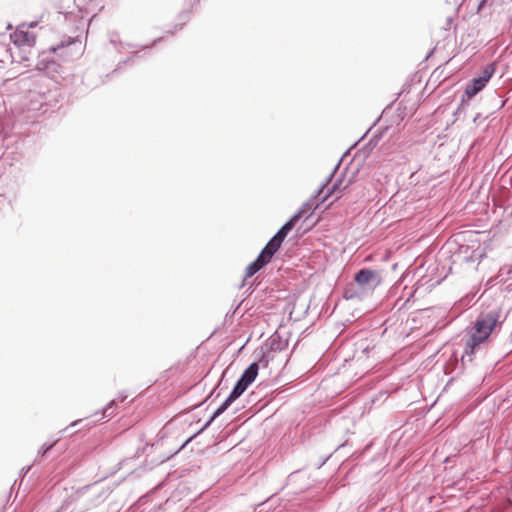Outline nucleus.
<instances>
[{
	"label": "nucleus",
	"instance_id": "obj_16",
	"mask_svg": "<svg viewBox=\"0 0 512 512\" xmlns=\"http://www.w3.org/2000/svg\"><path fill=\"white\" fill-rule=\"evenodd\" d=\"M340 184H341V183H340V181H339V182H338V181H337V182H335V183L333 184L332 188H331L330 190H328V193L323 197V199H322V200H323V201H325V200L328 198V196H329L330 194H332V193H333V192H335L336 190H339V189H340Z\"/></svg>",
	"mask_w": 512,
	"mask_h": 512
},
{
	"label": "nucleus",
	"instance_id": "obj_11",
	"mask_svg": "<svg viewBox=\"0 0 512 512\" xmlns=\"http://www.w3.org/2000/svg\"><path fill=\"white\" fill-rule=\"evenodd\" d=\"M494 73V67L493 65H488L485 67V69L482 72V75L478 77L481 79V81L486 85V83L490 80Z\"/></svg>",
	"mask_w": 512,
	"mask_h": 512
},
{
	"label": "nucleus",
	"instance_id": "obj_21",
	"mask_svg": "<svg viewBox=\"0 0 512 512\" xmlns=\"http://www.w3.org/2000/svg\"><path fill=\"white\" fill-rule=\"evenodd\" d=\"M80 420L73 422L71 425L76 426Z\"/></svg>",
	"mask_w": 512,
	"mask_h": 512
},
{
	"label": "nucleus",
	"instance_id": "obj_10",
	"mask_svg": "<svg viewBox=\"0 0 512 512\" xmlns=\"http://www.w3.org/2000/svg\"><path fill=\"white\" fill-rule=\"evenodd\" d=\"M270 348L274 351H281L287 345V342H282L279 334H274L270 337Z\"/></svg>",
	"mask_w": 512,
	"mask_h": 512
},
{
	"label": "nucleus",
	"instance_id": "obj_8",
	"mask_svg": "<svg viewBox=\"0 0 512 512\" xmlns=\"http://www.w3.org/2000/svg\"><path fill=\"white\" fill-rule=\"evenodd\" d=\"M484 87L485 84L481 81V79L475 78L470 84L467 85L465 93L469 98H471L474 97Z\"/></svg>",
	"mask_w": 512,
	"mask_h": 512
},
{
	"label": "nucleus",
	"instance_id": "obj_2",
	"mask_svg": "<svg viewBox=\"0 0 512 512\" xmlns=\"http://www.w3.org/2000/svg\"><path fill=\"white\" fill-rule=\"evenodd\" d=\"M380 274L372 269L363 268L354 276V283L349 284L344 290V298L347 300H362L381 283Z\"/></svg>",
	"mask_w": 512,
	"mask_h": 512
},
{
	"label": "nucleus",
	"instance_id": "obj_7",
	"mask_svg": "<svg viewBox=\"0 0 512 512\" xmlns=\"http://www.w3.org/2000/svg\"><path fill=\"white\" fill-rule=\"evenodd\" d=\"M269 262L270 261L268 259H266V257L260 253L258 255V257L247 266L246 272H245V277L249 278V277L253 276L255 273H257L260 269H262Z\"/></svg>",
	"mask_w": 512,
	"mask_h": 512
},
{
	"label": "nucleus",
	"instance_id": "obj_4",
	"mask_svg": "<svg viewBox=\"0 0 512 512\" xmlns=\"http://www.w3.org/2000/svg\"><path fill=\"white\" fill-rule=\"evenodd\" d=\"M316 206H314V203H305L299 211L293 215L289 221H287L275 234L277 239L284 241L288 233L294 228L296 222L301 218V216L307 211V210H314Z\"/></svg>",
	"mask_w": 512,
	"mask_h": 512
},
{
	"label": "nucleus",
	"instance_id": "obj_12",
	"mask_svg": "<svg viewBox=\"0 0 512 512\" xmlns=\"http://www.w3.org/2000/svg\"><path fill=\"white\" fill-rule=\"evenodd\" d=\"M115 404H116L115 400H112L107 404V406L103 410L102 418H111L115 415V413H116L115 408H114Z\"/></svg>",
	"mask_w": 512,
	"mask_h": 512
},
{
	"label": "nucleus",
	"instance_id": "obj_18",
	"mask_svg": "<svg viewBox=\"0 0 512 512\" xmlns=\"http://www.w3.org/2000/svg\"><path fill=\"white\" fill-rule=\"evenodd\" d=\"M332 175H333V173L329 176V178H327L326 182L321 185V187L319 188V190L317 192V196H319L320 194H322L324 192V189L326 188V186L330 182V179H331Z\"/></svg>",
	"mask_w": 512,
	"mask_h": 512
},
{
	"label": "nucleus",
	"instance_id": "obj_19",
	"mask_svg": "<svg viewBox=\"0 0 512 512\" xmlns=\"http://www.w3.org/2000/svg\"><path fill=\"white\" fill-rule=\"evenodd\" d=\"M217 417H214V413L212 414V416L209 418L208 421H206L205 425L203 426L202 430L208 428L212 422L216 419Z\"/></svg>",
	"mask_w": 512,
	"mask_h": 512
},
{
	"label": "nucleus",
	"instance_id": "obj_13",
	"mask_svg": "<svg viewBox=\"0 0 512 512\" xmlns=\"http://www.w3.org/2000/svg\"><path fill=\"white\" fill-rule=\"evenodd\" d=\"M229 397L225 399V401L214 411V417H219L222 413H224L229 406L233 403Z\"/></svg>",
	"mask_w": 512,
	"mask_h": 512
},
{
	"label": "nucleus",
	"instance_id": "obj_3",
	"mask_svg": "<svg viewBox=\"0 0 512 512\" xmlns=\"http://www.w3.org/2000/svg\"><path fill=\"white\" fill-rule=\"evenodd\" d=\"M60 48L61 47L52 48L51 52L41 53L36 63V69L44 72L49 77H54L56 74H59L61 72V65L54 60L52 54Z\"/></svg>",
	"mask_w": 512,
	"mask_h": 512
},
{
	"label": "nucleus",
	"instance_id": "obj_1",
	"mask_svg": "<svg viewBox=\"0 0 512 512\" xmlns=\"http://www.w3.org/2000/svg\"><path fill=\"white\" fill-rule=\"evenodd\" d=\"M505 319L506 316L498 307L481 312L471 329L470 337L466 342L465 353L468 355L474 354L493 334L501 330Z\"/></svg>",
	"mask_w": 512,
	"mask_h": 512
},
{
	"label": "nucleus",
	"instance_id": "obj_5",
	"mask_svg": "<svg viewBox=\"0 0 512 512\" xmlns=\"http://www.w3.org/2000/svg\"><path fill=\"white\" fill-rule=\"evenodd\" d=\"M11 41L18 47H32L35 44V36L25 29L24 26L18 27L14 33L10 35Z\"/></svg>",
	"mask_w": 512,
	"mask_h": 512
},
{
	"label": "nucleus",
	"instance_id": "obj_14",
	"mask_svg": "<svg viewBox=\"0 0 512 512\" xmlns=\"http://www.w3.org/2000/svg\"><path fill=\"white\" fill-rule=\"evenodd\" d=\"M244 389H242L241 387H238L236 384L235 386L233 387L232 391L230 392L229 394V398L232 400V401H235L237 398H239L243 393H244Z\"/></svg>",
	"mask_w": 512,
	"mask_h": 512
},
{
	"label": "nucleus",
	"instance_id": "obj_6",
	"mask_svg": "<svg viewBox=\"0 0 512 512\" xmlns=\"http://www.w3.org/2000/svg\"><path fill=\"white\" fill-rule=\"evenodd\" d=\"M282 242H283L282 240H280L279 238L277 239V237L274 235L268 241V243L266 244V246L262 249V251L260 253L263 256H265L266 259L271 261L273 255L278 251V249L280 248Z\"/></svg>",
	"mask_w": 512,
	"mask_h": 512
},
{
	"label": "nucleus",
	"instance_id": "obj_9",
	"mask_svg": "<svg viewBox=\"0 0 512 512\" xmlns=\"http://www.w3.org/2000/svg\"><path fill=\"white\" fill-rule=\"evenodd\" d=\"M258 370H259L258 364L255 363V362L251 363L248 366V368L243 372L241 377H242V379L247 381L249 384H251L255 380V378L257 377Z\"/></svg>",
	"mask_w": 512,
	"mask_h": 512
},
{
	"label": "nucleus",
	"instance_id": "obj_15",
	"mask_svg": "<svg viewBox=\"0 0 512 512\" xmlns=\"http://www.w3.org/2000/svg\"><path fill=\"white\" fill-rule=\"evenodd\" d=\"M57 440L52 442L51 444H43L42 447L39 449L38 453L44 456L49 450L52 449V447L56 444Z\"/></svg>",
	"mask_w": 512,
	"mask_h": 512
},
{
	"label": "nucleus",
	"instance_id": "obj_20",
	"mask_svg": "<svg viewBox=\"0 0 512 512\" xmlns=\"http://www.w3.org/2000/svg\"><path fill=\"white\" fill-rule=\"evenodd\" d=\"M126 398H127V395L124 393H120L117 397V399L120 401H124V400H126Z\"/></svg>",
	"mask_w": 512,
	"mask_h": 512
},
{
	"label": "nucleus",
	"instance_id": "obj_17",
	"mask_svg": "<svg viewBox=\"0 0 512 512\" xmlns=\"http://www.w3.org/2000/svg\"><path fill=\"white\" fill-rule=\"evenodd\" d=\"M236 385L238 387H241L242 389L246 390L250 384L247 381H245L244 379H242V377H240L238 379V381L236 382Z\"/></svg>",
	"mask_w": 512,
	"mask_h": 512
}]
</instances>
